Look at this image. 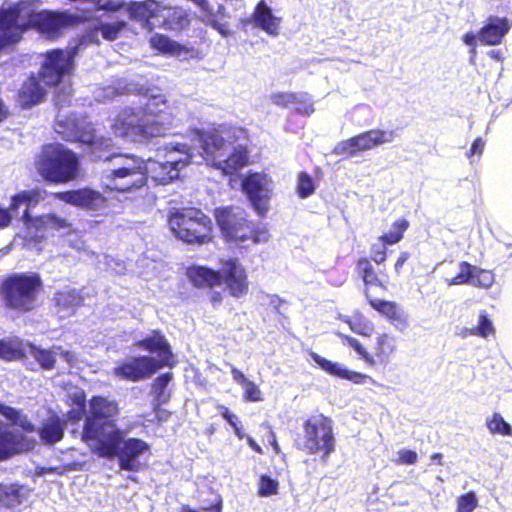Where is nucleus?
I'll list each match as a JSON object with an SVG mask.
<instances>
[{"label":"nucleus","mask_w":512,"mask_h":512,"mask_svg":"<svg viewBox=\"0 0 512 512\" xmlns=\"http://www.w3.org/2000/svg\"><path fill=\"white\" fill-rule=\"evenodd\" d=\"M141 104L143 107L138 111L127 108L119 113L112 125L116 136L143 143L164 136L174 125L175 117L165 95L147 91L142 95Z\"/></svg>","instance_id":"nucleus-1"},{"label":"nucleus","mask_w":512,"mask_h":512,"mask_svg":"<svg viewBox=\"0 0 512 512\" xmlns=\"http://www.w3.org/2000/svg\"><path fill=\"white\" fill-rule=\"evenodd\" d=\"M111 169L106 177L114 181V190L127 192L143 187L150 177L155 184L167 185L179 177L180 172L162 158L144 160L135 155H119L111 159Z\"/></svg>","instance_id":"nucleus-2"},{"label":"nucleus","mask_w":512,"mask_h":512,"mask_svg":"<svg viewBox=\"0 0 512 512\" xmlns=\"http://www.w3.org/2000/svg\"><path fill=\"white\" fill-rule=\"evenodd\" d=\"M191 143L170 141L163 142L156 148L157 157L180 172L184 167L204 162V155L215 153L221 141L215 133H205V130L193 129Z\"/></svg>","instance_id":"nucleus-3"},{"label":"nucleus","mask_w":512,"mask_h":512,"mask_svg":"<svg viewBox=\"0 0 512 512\" xmlns=\"http://www.w3.org/2000/svg\"><path fill=\"white\" fill-rule=\"evenodd\" d=\"M42 199H44V196L40 190H24L17 193L11 198L9 208L6 209L0 206V227L8 226L12 217H18V210L23 206L24 210L20 218L28 228L56 231L67 229L69 227L67 220L56 214H42L35 217L30 214V209L35 207Z\"/></svg>","instance_id":"nucleus-4"},{"label":"nucleus","mask_w":512,"mask_h":512,"mask_svg":"<svg viewBox=\"0 0 512 512\" xmlns=\"http://www.w3.org/2000/svg\"><path fill=\"white\" fill-rule=\"evenodd\" d=\"M42 284L41 277L34 272L8 275L0 284V298L4 307L21 313L33 310Z\"/></svg>","instance_id":"nucleus-5"},{"label":"nucleus","mask_w":512,"mask_h":512,"mask_svg":"<svg viewBox=\"0 0 512 512\" xmlns=\"http://www.w3.org/2000/svg\"><path fill=\"white\" fill-rule=\"evenodd\" d=\"M38 173L53 183H68L78 178L80 161L78 155L62 144L43 147L36 162Z\"/></svg>","instance_id":"nucleus-6"},{"label":"nucleus","mask_w":512,"mask_h":512,"mask_svg":"<svg viewBox=\"0 0 512 512\" xmlns=\"http://www.w3.org/2000/svg\"><path fill=\"white\" fill-rule=\"evenodd\" d=\"M187 274L196 287H214L224 281L230 294L236 298L245 295L248 290L247 275L237 259L222 261L220 271L194 266L188 269Z\"/></svg>","instance_id":"nucleus-7"},{"label":"nucleus","mask_w":512,"mask_h":512,"mask_svg":"<svg viewBox=\"0 0 512 512\" xmlns=\"http://www.w3.org/2000/svg\"><path fill=\"white\" fill-rule=\"evenodd\" d=\"M118 413V405L113 400L95 396L90 401V414L86 417L82 440L93 449L118 432L113 417Z\"/></svg>","instance_id":"nucleus-8"},{"label":"nucleus","mask_w":512,"mask_h":512,"mask_svg":"<svg viewBox=\"0 0 512 512\" xmlns=\"http://www.w3.org/2000/svg\"><path fill=\"white\" fill-rule=\"evenodd\" d=\"M174 235L186 243L202 244L210 240L211 220L196 208L174 209L169 216Z\"/></svg>","instance_id":"nucleus-9"},{"label":"nucleus","mask_w":512,"mask_h":512,"mask_svg":"<svg viewBox=\"0 0 512 512\" xmlns=\"http://www.w3.org/2000/svg\"><path fill=\"white\" fill-rule=\"evenodd\" d=\"M94 450L102 457H117L122 470L137 472L141 468L139 457L149 450V445L139 438L124 440V434L119 430Z\"/></svg>","instance_id":"nucleus-10"},{"label":"nucleus","mask_w":512,"mask_h":512,"mask_svg":"<svg viewBox=\"0 0 512 512\" xmlns=\"http://www.w3.org/2000/svg\"><path fill=\"white\" fill-rule=\"evenodd\" d=\"M304 437L300 449L308 454L322 453L328 457L335 450L333 421L323 414L309 417L303 425Z\"/></svg>","instance_id":"nucleus-11"},{"label":"nucleus","mask_w":512,"mask_h":512,"mask_svg":"<svg viewBox=\"0 0 512 512\" xmlns=\"http://www.w3.org/2000/svg\"><path fill=\"white\" fill-rule=\"evenodd\" d=\"M215 218L227 241L244 242L253 236V227L247 220L246 211L241 207L217 208Z\"/></svg>","instance_id":"nucleus-12"},{"label":"nucleus","mask_w":512,"mask_h":512,"mask_svg":"<svg viewBox=\"0 0 512 512\" xmlns=\"http://www.w3.org/2000/svg\"><path fill=\"white\" fill-rule=\"evenodd\" d=\"M205 133H215L221 141V145L215 149V153L204 155V161L210 162L213 167L222 170L226 175H232L247 165L248 152L242 145L233 147V150L227 155L230 142L224 138L222 129L212 128L205 130Z\"/></svg>","instance_id":"nucleus-13"},{"label":"nucleus","mask_w":512,"mask_h":512,"mask_svg":"<svg viewBox=\"0 0 512 512\" xmlns=\"http://www.w3.org/2000/svg\"><path fill=\"white\" fill-rule=\"evenodd\" d=\"M78 50L79 45L70 47L67 50L54 49L47 51L39 72L42 82L48 86L58 85L63 77L72 71L74 58Z\"/></svg>","instance_id":"nucleus-14"},{"label":"nucleus","mask_w":512,"mask_h":512,"mask_svg":"<svg viewBox=\"0 0 512 512\" xmlns=\"http://www.w3.org/2000/svg\"><path fill=\"white\" fill-rule=\"evenodd\" d=\"M396 137H398L396 130L372 129L339 142L334 148V153L337 155L347 154L353 156L358 152L391 143Z\"/></svg>","instance_id":"nucleus-15"},{"label":"nucleus","mask_w":512,"mask_h":512,"mask_svg":"<svg viewBox=\"0 0 512 512\" xmlns=\"http://www.w3.org/2000/svg\"><path fill=\"white\" fill-rule=\"evenodd\" d=\"M24 6L25 3L20 1L0 10V51L18 42L29 28L30 21L22 16Z\"/></svg>","instance_id":"nucleus-16"},{"label":"nucleus","mask_w":512,"mask_h":512,"mask_svg":"<svg viewBox=\"0 0 512 512\" xmlns=\"http://www.w3.org/2000/svg\"><path fill=\"white\" fill-rule=\"evenodd\" d=\"M54 130L65 141H91L93 124L76 113L60 111L56 115Z\"/></svg>","instance_id":"nucleus-17"},{"label":"nucleus","mask_w":512,"mask_h":512,"mask_svg":"<svg viewBox=\"0 0 512 512\" xmlns=\"http://www.w3.org/2000/svg\"><path fill=\"white\" fill-rule=\"evenodd\" d=\"M56 198L80 209L104 214L108 209L107 198L89 187L56 193Z\"/></svg>","instance_id":"nucleus-18"},{"label":"nucleus","mask_w":512,"mask_h":512,"mask_svg":"<svg viewBox=\"0 0 512 512\" xmlns=\"http://www.w3.org/2000/svg\"><path fill=\"white\" fill-rule=\"evenodd\" d=\"M159 370L156 358L134 356L114 368V375L122 380L138 382L151 377Z\"/></svg>","instance_id":"nucleus-19"},{"label":"nucleus","mask_w":512,"mask_h":512,"mask_svg":"<svg viewBox=\"0 0 512 512\" xmlns=\"http://www.w3.org/2000/svg\"><path fill=\"white\" fill-rule=\"evenodd\" d=\"M242 187L258 215H265L271 192V180L268 176L263 173H251L243 180Z\"/></svg>","instance_id":"nucleus-20"},{"label":"nucleus","mask_w":512,"mask_h":512,"mask_svg":"<svg viewBox=\"0 0 512 512\" xmlns=\"http://www.w3.org/2000/svg\"><path fill=\"white\" fill-rule=\"evenodd\" d=\"M24 3L25 6L23 7L22 16L30 21L29 27L36 22V19H39L43 31H45L50 36L58 35L64 27H67L72 23V16L68 13L48 12L45 14L37 15L30 10L28 3Z\"/></svg>","instance_id":"nucleus-21"},{"label":"nucleus","mask_w":512,"mask_h":512,"mask_svg":"<svg viewBox=\"0 0 512 512\" xmlns=\"http://www.w3.org/2000/svg\"><path fill=\"white\" fill-rule=\"evenodd\" d=\"M89 148V152L94 160H102L107 164V167L102 172V179L105 185L114 190V181L106 177V172L111 169V159L115 156L123 155L122 153H109L113 147V141L109 137L97 136L95 129L92 130L91 141H83Z\"/></svg>","instance_id":"nucleus-22"},{"label":"nucleus","mask_w":512,"mask_h":512,"mask_svg":"<svg viewBox=\"0 0 512 512\" xmlns=\"http://www.w3.org/2000/svg\"><path fill=\"white\" fill-rule=\"evenodd\" d=\"M134 345L139 349L157 354L158 358H156V361L158 362L159 369L171 365L173 353L167 339L160 331H152L151 334L136 341Z\"/></svg>","instance_id":"nucleus-23"},{"label":"nucleus","mask_w":512,"mask_h":512,"mask_svg":"<svg viewBox=\"0 0 512 512\" xmlns=\"http://www.w3.org/2000/svg\"><path fill=\"white\" fill-rule=\"evenodd\" d=\"M310 357L322 370H324L326 373L332 376L349 380L358 385H363L366 383H375L372 377L366 374H362L360 372L351 371L344 367L342 364L328 360L320 356L316 352H311Z\"/></svg>","instance_id":"nucleus-24"},{"label":"nucleus","mask_w":512,"mask_h":512,"mask_svg":"<svg viewBox=\"0 0 512 512\" xmlns=\"http://www.w3.org/2000/svg\"><path fill=\"white\" fill-rule=\"evenodd\" d=\"M509 30L510 24L507 18L490 16L479 31L478 37L481 42L487 45H497L501 43Z\"/></svg>","instance_id":"nucleus-25"},{"label":"nucleus","mask_w":512,"mask_h":512,"mask_svg":"<svg viewBox=\"0 0 512 512\" xmlns=\"http://www.w3.org/2000/svg\"><path fill=\"white\" fill-rule=\"evenodd\" d=\"M57 313L65 318L74 313L75 309L83 302V297L75 289L58 291L54 296Z\"/></svg>","instance_id":"nucleus-26"},{"label":"nucleus","mask_w":512,"mask_h":512,"mask_svg":"<svg viewBox=\"0 0 512 512\" xmlns=\"http://www.w3.org/2000/svg\"><path fill=\"white\" fill-rule=\"evenodd\" d=\"M66 422L57 415H52L39 428L38 433L41 440L46 444H55L59 442L63 436Z\"/></svg>","instance_id":"nucleus-27"},{"label":"nucleus","mask_w":512,"mask_h":512,"mask_svg":"<svg viewBox=\"0 0 512 512\" xmlns=\"http://www.w3.org/2000/svg\"><path fill=\"white\" fill-rule=\"evenodd\" d=\"M253 20L257 27L266 31L268 34H278L279 19L273 15L272 10L264 3V1H261L256 6L253 13Z\"/></svg>","instance_id":"nucleus-28"},{"label":"nucleus","mask_w":512,"mask_h":512,"mask_svg":"<svg viewBox=\"0 0 512 512\" xmlns=\"http://www.w3.org/2000/svg\"><path fill=\"white\" fill-rule=\"evenodd\" d=\"M56 350H60V347L54 346L51 349H44L30 342L26 343L24 346L25 353L32 356L43 370H52L55 367Z\"/></svg>","instance_id":"nucleus-29"},{"label":"nucleus","mask_w":512,"mask_h":512,"mask_svg":"<svg viewBox=\"0 0 512 512\" xmlns=\"http://www.w3.org/2000/svg\"><path fill=\"white\" fill-rule=\"evenodd\" d=\"M124 3L121 9L126 8L130 19L133 20H148L154 17L159 9V3L156 0L131 1L129 3L124 1Z\"/></svg>","instance_id":"nucleus-30"},{"label":"nucleus","mask_w":512,"mask_h":512,"mask_svg":"<svg viewBox=\"0 0 512 512\" xmlns=\"http://www.w3.org/2000/svg\"><path fill=\"white\" fill-rule=\"evenodd\" d=\"M45 96V90L41 86L40 81L31 76L24 82L19 97L22 104L26 107L40 103Z\"/></svg>","instance_id":"nucleus-31"},{"label":"nucleus","mask_w":512,"mask_h":512,"mask_svg":"<svg viewBox=\"0 0 512 512\" xmlns=\"http://www.w3.org/2000/svg\"><path fill=\"white\" fill-rule=\"evenodd\" d=\"M0 414L13 425L19 426L25 432H34L35 425L28 419L22 410L0 402Z\"/></svg>","instance_id":"nucleus-32"},{"label":"nucleus","mask_w":512,"mask_h":512,"mask_svg":"<svg viewBox=\"0 0 512 512\" xmlns=\"http://www.w3.org/2000/svg\"><path fill=\"white\" fill-rule=\"evenodd\" d=\"M23 449L24 444L16 434L0 429V460L7 459Z\"/></svg>","instance_id":"nucleus-33"},{"label":"nucleus","mask_w":512,"mask_h":512,"mask_svg":"<svg viewBox=\"0 0 512 512\" xmlns=\"http://www.w3.org/2000/svg\"><path fill=\"white\" fill-rule=\"evenodd\" d=\"M150 44L154 49H157L163 53L177 56H181L183 53H187V49L185 47L162 34H155L152 36L150 39Z\"/></svg>","instance_id":"nucleus-34"},{"label":"nucleus","mask_w":512,"mask_h":512,"mask_svg":"<svg viewBox=\"0 0 512 512\" xmlns=\"http://www.w3.org/2000/svg\"><path fill=\"white\" fill-rule=\"evenodd\" d=\"M163 17L165 27L170 30H182L189 24L187 12L180 7L167 9Z\"/></svg>","instance_id":"nucleus-35"},{"label":"nucleus","mask_w":512,"mask_h":512,"mask_svg":"<svg viewBox=\"0 0 512 512\" xmlns=\"http://www.w3.org/2000/svg\"><path fill=\"white\" fill-rule=\"evenodd\" d=\"M476 270V266H473L466 261L459 262L457 274L452 278H446L445 282L449 286L464 284L472 285V283H474L473 278H475Z\"/></svg>","instance_id":"nucleus-36"},{"label":"nucleus","mask_w":512,"mask_h":512,"mask_svg":"<svg viewBox=\"0 0 512 512\" xmlns=\"http://www.w3.org/2000/svg\"><path fill=\"white\" fill-rule=\"evenodd\" d=\"M357 271L362 276L367 289L372 286H382L381 280L368 259L361 258L358 260Z\"/></svg>","instance_id":"nucleus-37"},{"label":"nucleus","mask_w":512,"mask_h":512,"mask_svg":"<svg viewBox=\"0 0 512 512\" xmlns=\"http://www.w3.org/2000/svg\"><path fill=\"white\" fill-rule=\"evenodd\" d=\"M408 227L409 222L406 219H398L392 224L391 230L383 234L379 240L386 245L396 244L403 238V234Z\"/></svg>","instance_id":"nucleus-38"},{"label":"nucleus","mask_w":512,"mask_h":512,"mask_svg":"<svg viewBox=\"0 0 512 512\" xmlns=\"http://www.w3.org/2000/svg\"><path fill=\"white\" fill-rule=\"evenodd\" d=\"M366 297L370 305L382 315H385L391 320H397L400 318L399 310L395 302L372 299L369 297L368 292H366Z\"/></svg>","instance_id":"nucleus-39"},{"label":"nucleus","mask_w":512,"mask_h":512,"mask_svg":"<svg viewBox=\"0 0 512 512\" xmlns=\"http://www.w3.org/2000/svg\"><path fill=\"white\" fill-rule=\"evenodd\" d=\"M127 27V22L120 20L113 23L99 22L96 30L99 31L102 37L107 41H114L118 38L120 32Z\"/></svg>","instance_id":"nucleus-40"},{"label":"nucleus","mask_w":512,"mask_h":512,"mask_svg":"<svg viewBox=\"0 0 512 512\" xmlns=\"http://www.w3.org/2000/svg\"><path fill=\"white\" fill-rule=\"evenodd\" d=\"M314 103L311 96L305 92L294 93L292 109L301 115H311L314 112Z\"/></svg>","instance_id":"nucleus-41"},{"label":"nucleus","mask_w":512,"mask_h":512,"mask_svg":"<svg viewBox=\"0 0 512 512\" xmlns=\"http://www.w3.org/2000/svg\"><path fill=\"white\" fill-rule=\"evenodd\" d=\"M171 379H172V373L167 372V373H164V374L158 376L154 380L153 393L158 402H160V403L167 402V400L169 398V394L166 393V389H167V386L170 383Z\"/></svg>","instance_id":"nucleus-42"},{"label":"nucleus","mask_w":512,"mask_h":512,"mask_svg":"<svg viewBox=\"0 0 512 512\" xmlns=\"http://www.w3.org/2000/svg\"><path fill=\"white\" fill-rule=\"evenodd\" d=\"M487 427L493 434H500L503 436L512 435L511 425L498 413H494L491 419L487 421Z\"/></svg>","instance_id":"nucleus-43"},{"label":"nucleus","mask_w":512,"mask_h":512,"mask_svg":"<svg viewBox=\"0 0 512 512\" xmlns=\"http://www.w3.org/2000/svg\"><path fill=\"white\" fill-rule=\"evenodd\" d=\"M315 191L312 177L307 172H300L297 178V193L302 199L308 198Z\"/></svg>","instance_id":"nucleus-44"},{"label":"nucleus","mask_w":512,"mask_h":512,"mask_svg":"<svg viewBox=\"0 0 512 512\" xmlns=\"http://www.w3.org/2000/svg\"><path fill=\"white\" fill-rule=\"evenodd\" d=\"M279 482L268 475H261L258 494L261 497H269L278 493Z\"/></svg>","instance_id":"nucleus-45"},{"label":"nucleus","mask_w":512,"mask_h":512,"mask_svg":"<svg viewBox=\"0 0 512 512\" xmlns=\"http://www.w3.org/2000/svg\"><path fill=\"white\" fill-rule=\"evenodd\" d=\"M396 350V340L393 336L382 334L377 338V353L388 357Z\"/></svg>","instance_id":"nucleus-46"},{"label":"nucleus","mask_w":512,"mask_h":512,"mask_svg":"<svg viewBox=\"0 0 512 512\" xmlns=\"http://www.w3.org/2000/svg\"><path fill=\"white\" fill-rule=\"evenodd\" d=\"M478 506V499L474 492L470 491L457 499V512H473Z\"/></svg>","instance_id":"nucleus-47"},{"label":"nucleus","mask_w":512,"mask_h":512,"mask_svg":"<svg viewBox=\"0 0 512 512\" xmlns=\"http://www.w3.org/2000/svg\"><path fill=\"white\" fill-rule=\"evenodd\" d=\"M494 281L495 277L491 271L477 267L475 278H473L474 283H472V286L488 289L493 285Z\"/></svg>","instance_id":"nucleus-48"},{"label":"nucleus","mask_w":512,"mask_h":512,"mask_svg":"<svg viewBox=\"0 0 512 512\" xmlns=\"http://www.w3.org/2000/svg\"><path fill=\"white\" fill-rule=\"evenodd\" d=\"M476 336L483 338L488 337L494 333V326L492 321L488 318L487 314L483 311L479 314L478 325L474 327Z\"/></svg>","instance_id":"nucleus-49"},{"label":"nucleus","mask_w":512,"mask_h":512,"mask_svg":"<svg viewBox=\"0 0 512 512\" xmlns=\"http://www.w3.org/2000/svg\"><path fill=\"white\" fill-rule=\"evenodd\" d=\"M339 336L351 347L353 348L358 355L361 356V358L370 364H372L373 358L370 356V354L366 351V349L361 345V343L353 337H350L348 335H344L342 333H339Z\"/></svg>","instance_id":"nucleus-50"},{"label":"nucleus","mask_w":512,"mask_h":512,"mask_svg":"<svg viewBox=\"0 0 512 512\" xmlns=\"http://www.w3.org/2000/svg\"><path fill=\"white\" fill-rule=\"evenodd\" d=\"M71 87L64 86L61 89L57 90L54 96V104L58 109V112L64 111L66 105H70L71 103Z\"/></svg>","instance_id":"nucleus-51"},{"label":"nucleus","mask_w":512,"mask_h":512,"mask_svg":"<svg viewBox=\"0 0 512 512\" xmlns=\"http://www.w3.org/2000/svg\"><path fill=\"white\" fill-rule=\"evenodd\" d=\"M294 99V93L289 92H278L270 95L271 102L279 107L291 108L292 100Z\"/></svg>","instance_id":"nucleus-52"},{"label":"nucleus","mask_w":512,"mask_h":512,"mask_svg":"<svg viewBox=\"0 0 512 512\" xmlns=\"http://www.w3.org/2000/svg\"><path fill=\"white\" fill-rule=\"evenodd\" d=\"M243 388L244 398L246 401L258 402L262 400L261 391L254 382L248 380V382L243 386Z\"/></svg>","instance_id":"nucleus-53"},{"label":"nucleus","mask_w":512,"mask_h":512,"mask_svg":"<svg viewBox=\"0 0 512 512\" xmlns=\"http://www.w3.org/2000/svg\"><path fill=\"white\" fill-rule=\"evenodd\" d=\"M20 356L19 349L13 347L10 343L5 340H0V358L6 361H11Z\"/></svg>","instance_id":"nucleus-54"},{"label":"nucleus","mask_w":512,"mask_h":512,"mask_svg":"<svg viewBox=\"0 0 512 512\" xmlns=\"http://www.w3.org/2000/svg\"><path fill=\"white\" fill-rule=\"evenodd\" d=\"M371 259L376 264H382L386 260V244L380 241L371 247Z\"/></svg>","instance_id":"nucleus-55"},{"label":"nucleus","mask_w":512,"mask_h":512,"mask_svg":"<svg viewBox=\"0 0 512 512\" xmlns=\"http://www.w3.org/2000/svg\"><path fill=\"white\" fill-rule=\"evenodd\" d=\"M201 510L203 512H221L222 511V498L220 495L215 494L213 499L209 502L205 500L201 503Z\"/></svg>","instance_id":"nucleus-56"},{"label":"nucleus","mask_w":512,"mask_h":512,"mask_svg":"<svg viewBox=\"0 0 512 512\" xmlns=\"http://www.w3.org/2000/svg\"><path fill=\"white\" fill-rule=\"evenodd\" d=\"M206 17L207 24L210 25L216 31H218L223 37H227L231 34V31L229 30L227 23H221L218 19H215L213 11L212 16Z\"/></svg>","instance_id":"nucleus-57"},{"label":"nucleus","mask_w":512,"mask_h":512,"mask_svg":"<svg viewBox=\"0 0 512 512\" xmlns=\"http://www.w3.org/2000/svg\"><path fill=\"white\" fill-rule=\"evenodd\" d=\"M399 459L398 463L402 464H415L418 459V455L415 451L409 449H402L398 452Z\"/></svg>","instance_id":"nucleus-58"},{"label":"nucleus","mask_w":512,"mask_h":512,"mask_svg":"<svg viewBox=\"0 0 512 512\" xmlns=\"http://www.w3.org/2000/svg\"><path fill=\"white\" fill-rule=\"evenodd\" d=\"M484 150V142L479 137L474 140V142L471 145V148L469 152L467 153L468 158H472L474 155L480 156L483 153Z\"/></svg>","instance_id":"nucleus-59"},{"label":"nucleus","mask_w":512,"mask_h":512,"mask_svg":"<svg viewBox=\"0 0 512 512\" xmlns=\"http://www.w3.org/2000/svg\"><path fill=\"white\" fill-rule=\"evenodd\" d=\"M409 257H410V254L406 251H403L399 254V256L396 260V263L394 265V270L397 275L400 274L403 265L407 262Z\"/></svg>","instance_id":"nucleus-60"},{"label":"nucleus","mask_w":512,"mask_h":512,"mask_svg":"<svg viewBox=\"0 0 512 512\" xmlns=\"http://www.w3.org/2000/svg\"><path fill=\"white\" fill-rule=\"evenodd\" d=\"M231 374L232 378L235 382L240 384L242 387L248 382V379L245 377V375L236 367L231 365Z\"/></svg>","instance_id":"nucleus-61"},{"label":"nucleus","mask_w":512,"mask_h":512,"mask_svg":"<svg viewBox=\"0 0 512 512\" xmlns=\"http://www.w3.org/2000/svg\"><path fill=\"white\" fill-rule=\"evenodd\" d=\"M221 415L228 422V424L230 426H235L237 416L235 414L231 413L227 407H222Z\"/></svg>","instance_id":"nucleus-62"},{"label":"nucleus","mask_w":512,"mask_h":512,"mask_svg":"<svg viewBox=\"0 0 512 512\" xmlns=\"http://www.w3.org/2000/svg\"><path fill=\"white\" fill-rule=\"evenodd\" d=\"M455 334L461 338H467L469 336H476V333L474 331V327L467 328V327H457Z\"/></svg>","instance_id":"nucleus-63"},{"label":"nucleus","mask_w":512,"mask_h":512,"mask_svg":"<svg viewBox=\"0 0 512 512\" xmlns=\"http://www.w3.org/2000/svg\"><path fill=\"white\" fill-rule=\"evenodd\" d=\"M57 354L59 353L61 357L67 362L72 363L74 361V355L69 351H64L60 348V350H56Z\"/></svg>","instance_id":"nucleus-64"}]
</instances>
